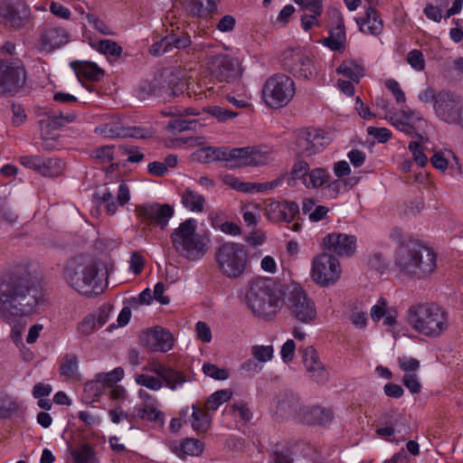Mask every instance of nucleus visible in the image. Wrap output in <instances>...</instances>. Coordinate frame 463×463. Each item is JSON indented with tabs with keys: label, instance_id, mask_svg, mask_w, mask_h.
Segmentation results:
<instances>
[{
	"label": "nucleus",
	"instance_id": "nucleus-49",
	"mask_svg": "<svg viewBox=\"0 0 463 463\" xmlns=\"http://www.w3.org/2000/svg\"><path fill=\"white\" fill-rule=\"evenodd\" d=\"M274 348L272 345H255L251 347V354L254 359L260 363L270 361L273 357Z\"/></svg>",
	"mask_w": 463,
	"mask_h": 463
},
{
	"label": "nucleus",
	"instance_id": "nucleus-30",
	"mask_svg": "<svg viewBox=\"0 0 463 463\" xmlns=\"http://www.w3.org/2000/svg\"><path fill=\"white\" fill-rule=\"evenodd\" d=\"M181 203L188 211L200 213L204 210L206 200L203 195L191 187H185L180 192Z\"/></svg>",
	"mask_w": 463,
	"mask_h": 463
},
{
	"label": "nucleus",
	"instance_id": "nucleus-36",
	"mask_svg": "<svg viewBox=\"0 0 463 463\" xmlns=\"http://www.w3.org/2000/svg\"><path fill=\"white\" fill-rule=\"evenodd\" d=\"M337 73L349 78L354 82H358L359 80L364 74V69L363 66L357 64L354 61H345L336 70Z\"/></svg>",
	"mask_w": 463,
	"mask_h": 463
},
{
	"label": "nucleus",
	"instance_id": "nucleus-60",
	"mask_svg": "<svg viewBox=\"0 0 463 463\" xmlns=\"http://www.w3.org/2000/svg\"><path fill=\"white\" fill-rule=\"evenodd\" d=\"M385 87L392 93L397 103H405L406 96L396 80L389 79L385 81Z\"/></svg>",
	"mask_w": 463,
	"mask_h": 463
},
{
	"label": "nucleus",
	"instance_id": "nucleus-32",
	"mask_svg": "<svg viewBox=\"0 0 463 463\" xmlns=\"http://www.w3.org/2000/svg\"><path fill=\"white\" fill-rule=\"evenodd\" d=\"M232 154V149L208 146L199 151L198 157L204 163L213 161H226L231 165L233 162V156Z\"/></svg>",
	"mask_w": 463,
	"mask_h": 463
},
{
	"label": "nucleus",
	"instance_id": "nucleus-4",
	"mask_svg": "<svg viewBox=\"0 0 463 463\" xmlns=\"http://www.w3.org/2000/svg\"><path fill=\"white\" fill-rule=\"evenodd\" d=\"M281 286L270 278L253 279L246 292V304L254 316L264 320L274 319L284 303Z\"/></svg>",
	"mask_w": 463,
	"mask_h": 463
},
{
	"label": "nucleus",
	"instance_id": "nucleus-29",
	"mask_svg": "<svg viewBox=\"0 0 463 463\" xmlns=\"http://www.w3.org/2000/svg\"><path fill=\"white\" fill-rule=\"evenodd\" d=\"M334 418V412L331 409L319 406H313L303 411L301 420L309 425L326 426L329 424Z\"/></svg>",
	"mask_w": 463,
	"mask_h": 463
},
{
	"label": "nucleus",
	"instance_id": "nucleus-5",
	"mask_svg": "<svg viewBox=\"0 0 463 463\" xmlns=\"http://www.w3.org/2000/svg\"><path fill=\"white\" fill-rule=\"evenodd\" d=\"M407 322L417 333L428 337H439L449 326V314L435 303L419 302L409 307Z\"/></svg>",
	"mask_w": 463,
	"mask_h": 463
},
{
	"label": "nucleus",
	"instance_id": "nucleus-35",
	"mask_svg": "<svg viewBox=\"0 0 463 463\" xmlns=\"http://www.w3.org/2000/svg\"><path fill=\"white\" fill-rule=\"evenodd\" d=\"M306 178L307 188H319L329 183L330 174L326 168L317 167L309 170L308 176Z\"/></svg>",
	"mask_w": 463,
	"mask_h": 463
},
{
	"label": "nucleus",
	"instance_id": "nucleus-47",
	"mask_svg": "<svg viewBox=\"0 0 463 463\" xmlns=\"http://www.w3.org/2000/svg\"><path fill=\"white\" fill-rule=\"evenodd\" d=\"M72 456L76 463H99L95 452L88 444L73 451Z\"/></svg>",
	"mask_w": 463,
	"mask_h": 463
},
{
	"label": "nucleus",
	"instance_id": "nucleus-6",
	"mask_svg": "<svg viewBox=\"0 0 463 463\" xmlns=\"http://www.w3.org/2000/svg\"><path fill=\"white\" fill-rule=\"evenodd\" d=\"M197 222L187 219L181 222L170 235L173 248L189 260L202 259L208 250L209 240L196 232Z\"/></svg>",
	"mask_w": 463,
	"mask_h": 463
},
{
	"label": "nucleus",
	"instance_id": "nucleus-1",
	"mask_svg": "<svg viewBox=\"0 0 463 463\" xmlns=\"http://www.w3.org/2000/svg\"><path fill=\"white\" fill-rule=\"evenodd\" d=\"M31 290L25 273L10 271L0 279V319L11 326L10 337L16 345L22 344L25 327L22 318L31 316L37 305Z\"/></svg>",
	"mask_w": 463,
	"mask_h": 463
},
{
	"label": "nucleus",
	"instance_id": "nucleus-7",
	"mask_svg": "<svg viewBox=\"0 0 463 463\" xmlns=\"http://www.w3.org/2000/svg\"><path fill=\"white\" fill-rule=\"evenodd\" d=\"M214 259L216 266L223 277L236 279L245 272L248 252L243 244L227 241L216 249Z\"/></svg>",
	"mask_w": 463,
	"mask_h": 463
},
{
	"label": "nucleus",
	"instance_id": "nucleus-42",
	"mask_svg": "<svg viewBox=\"0 0 463 463\" xmlns=\"http://www.w3.org/2000/svg\"><path fill=\"white\" fill-rule=\"evenodd\" d=\"M107 390L108 386L106 383H104L102 379H99V374L96 376L95 380L90 381L84 385L85 394L92 400H96L106 393Z\"/></svg>",
	"mask_w": 463,
	"mask_h": 463
},
{
	"label": "nucleus",
	"instance_id": "nucleus-3",
	"mask_svg": "<svg viewBox=\"0 0 463 463\" xmlns=\"http://www.w3.org/2000/svg\"><path fill=\"white\" fill-rule=\"evenodd\" d=\"M394 266L403 276L423 279L435 270L437 256L430 248L418 241H409L398 246Z\"/></svg>",
	"mask_w": 463,
	"mask_h": 463
},
{
	"label": "nucleus",
	"instance_id": "nucleus-18",
	"mask_svg": "<svg viewBox=\"0 0 463 463\" xmlns=\"http://www.w3.org/2000/svg\"><path fill=\"white\" fill-rule=\"evenodd\" d=\"M323 247L333 256L351 257L356 251L357 240L354 235L335 232L324 237Z\"/></svg>",
	"mask_w": 463,
	"mask_h": 463
},
{
	"label": "nucleus",
	"instance_id": "nucleus-11",
	"mask_svg": "<svg viewBox=\"0 0 463 463\" xmlns=\"http://www.w3.org/2000/svg\"><path fill=\"white\" fill-rule=\"evenodd\" d=\"M290 316L303 324H312L317 318V307L302 288H294L287 300Z\"/></svg>",
	"mask_w": 463,
	"mask_h": 463
},
{
	"label": "nucleus",
	"instance_id": "nucleus-27",
	"mask_svg": "<svg viewBox=\"0 0 463 463\" xmlns=\"http://www.w3.org/2000/svg\"><path fill=\"white\" fill-rule=\"evenodd\" d=\"M71 67L80 80L99 81L104 77V71L92 61H75L71 62Z\"/></svg>",
	"mask_w": 463,
	"mask_h": 463
},
{
	"label": "nucleus",
	"instance_id": "nucleus-20",
	"mask_svg": "<svg viewBox=\"0 0 463 463\" xmlns=\"http://www.w3.org/2000/svg\"><path fill=\"white\" fill-rule=\"evenodd\" d=\"M328 144L320 130H312L298 134L296 146L298 154L310 156L322 151Z\"/></svg>",
	"mask_w": 463,
	"mask_h": 463
},
{
	"label": "nucleus",
	"instance_id": "nucleus-37",
	"mask_svg": "<svg viewBox=\"0 0 463 463\" xmlns=\"http://www.w3.org/2000/svg\"><path fill=\"white\" fill-rule=\"evenodd\" d=\"M91 46L99 53L111 57L118 58L122 53V48L115 41L105 39L96 42Z\"/></svg>",
	"mask_w": 463,
	"mask_h": 463
},
{
	"label": "nucleus",
	"instance_id": "nucleus-10",
	"mask_svg": "<svg viewBox=\"0 0 463 463\" xmlns=\"http://www.w3.org/2000/svg\"><path fill=\"white\" fill-rule=\"evenodd\" d=\"M0 19L9 29L20 31L33 23V16L24 0H1Z\"/></svg>",
	"mask_w": 463,
	"mask_h": 463
},
{
	"label": "nucleus",
	"instance_id": "nucleus-23",
	"mask_svg": "<svg viewBox=\"0 0 463 463\" xmlns=\"http://www.w3.org/2000/svg\"><path fill=\"white\" fill-rule=\"evenodd\" d=\"M298 212V205L294 202L273 201L267 205L265 214L273 222H291Z\"/></svg>",
	"mask_w": 463,
	"mask_h": 463
},
{
	"label": "nucleus",
	"instance_id": "nucleus-43",
	"mask_svg": "<svg viewBox=\"0 0 463 463\" xmlns=\"http://www.w3.org/2000/svg\"><path fill=\"white\" fill-rule=\"evenodd\" d=\"M193 5L191 12L203 18L211 16L217 9L214 0H195Z\"/></svg>",
	"mask_w": 463,
	"mask_h": 463
},
{
	"label": "nucleus",
	"instance_id": "nucleus-15",
	"mask_svg": "<svg viewBox=\"0 0 463 463\" xmlns=\"http://www.w3.org/2000/svg\"><path fill=\"white\" fill-rule=\"evenodd\" d=\"M231 167L261 166L272 161L271 152L262 146L233 148Z\"/></svg>",
	"mask_w": 463,
	"mask_h": 463
},
{
	"label": "nucleus",
	"instance_id": "nucleus-48",
	"mask_svg": "<svg viewBox=\"0 0 463 463\" xmlns=\"http://www.w3.org/2000/svg\"><path fill=\"white\" fill-rule=\"evenodd\" d=\"M205 110L220 122H225L238 116V113L220 106H208Z\"/></svg>",
	"mask_w": 463,
	"mask_h": 463
},
{
	"label": "nucleus",
	"instance_id": "nucleus-56",
	"mask_svg": "<svg viewBox=\"0 0 463 463\" xmlns=\"http://www.w3.org/2000/svg\"><path fill=\"white\" fill-rule=\"evenodd\" d=\"M146 260L139 251H134L129 260V270L135 275H139L144 269Z\"/></svg>",
	"mask_w": 463,
	"mask_h": 463
},
{
	"label": "nucleus",
	"instance_id": "nucleus-16",
	"mask_svg": "<svg viewBox=\"0 0 463 463\" xmlns=\"http://www.w3.org/2000/svg\"><path fill=\"white\" fill-rule=\"evenodd\" d=\"M206 68L211 77L219 82L230 81L239 75L237 61L224 53L211 56Z\"/></svg>",
	"mask_w": 463,
	"mask_h": 463
},
{
	"label": "nucleus",
	"instance_id": "nucleus-52",
	"mask_svg": "<svg viewBox=\"0 0 463 463\" xmlns=\"http://www.w3.org/2000/svg\"><path fill=\"white\" fill-rule=\"evenodd\" d=\"M408 149L413 156L414 162L420 167L426 165L428 157L425 155L421 145L416 141H411L408 145Z\"/></svg>",
	"mask_w": 463,
	"mask_h": 463
},
{
	"label": "nucleus",
	"instance_id": "nucleus-13",
	"mask_svg": "<svg viewBox=\"0 0 463 463\" xmlns=\"http://www.w3.org/2000/svg\"><path fill=\"white\" fill-rule=\"evenodd\" d=\"M436 99L433 109L437 118L449 124H460L463 109L458 98L449 91L440 90Z\"/></svg>",
	"mask_w": 463,
	"mask_h": 463
},
{
	"label": "nucleus",
	"instance_id": "nucleus-45",
	"mask_svg": "<svg viewBox=\"0 0 463 463\" xmlns=\"http://www.w3.org/2000/svg\"><path fill=\"white\" fill-rule=\"evenodd\" d=\"M136 383L152 391H158L163 387V379L160 376H153L147 373H136Z\"/></svg>",
	"mask_w": 463,
	"mask_h": 463
},
{
	"label": "nucleus",
	"instance_id": "nucleus-14",
	"mask_svg": "<svg viewBox=\"0 0 463 463\" xmlns=\"http://www.w3.org/2000/svg\"><path fill=\"white\" fill-rule=\"evenodd\" d=\"M384 118L399 130L411 136L415 135L420 140L423 139L422 135L419 134L417 130L422 129L427 125V121L420 111L407 108L402 109L400 114L386 115Z\"/></svg>",
	"mask_w": 463,
	"mask_h": 463
},
{
	"label": "nucleus",
	"instance_id": "nucleus-57",
	"mask_svg": "<svg viewBox=\"0 0 463 463\" xmlns=\"http://www.w3.org/2000/svg\"><path fill=\"white\" fill-rule=\"evenodd\" d=\"M169 41H172V38H168V35L163 37L160 41L156 42L151 45L149 52L154 56H159L171 52L172 49Z\"/></svg>",
	"mask_w": 463,
	"mask_h": 463
},
{
	"label": "nucleus",
	"instance_id": "nucleus-53",
	"mask_svg": "<svg viewBox=\"0 0 463 463\" xmlns=\"http://www.w3.org/2000/svg\"><path fill=\"white\" fill-rule=\"evenodd\" d=\"M407 62L417 71H422L425 68V60L421 51L414 49L407 54Z\"/></svg>",
	"mask_w": 463,
	"mask_h": 463
},
{
	"label": "nucleus",
	"instance_id": "nucleus-17",
	"mask_svg": "<svg viewBox=\"0 0 463 463\" xmlns=\"http://www.w3.org/2000/svg\"><path fill=\"white\" fill-rule=\"evenodd\" d=\"M282 64L287 71L299 79H309L313 74V61L299 48L287 50Z\"/></svg>",
	"mask_w": 463,
	"mask_h": 463
},
{
	"label": "nucleus",
	"instance_id": "nucleus-46",
	"mask_svg": "<svg viewBox=\"0 0 463 463\" xmlns=\"http://www.w3.org/2000/svg\"><path fill=\"white\" fill-rule=\"evenodd\" d=\"M198 125L196 120H189L182 118L171 119L167 126V131L175 134L186 130H194Z\"/></svg>",
	"mask_w": 463,
	"mask_h": 463
},
{
	"label": "nucleus",
	"instance_id": "nucleus-50",
	"mask_svg": "<svg viewBox=\"0 0 463 463\" xmlns=\"http://www.w3.org/2000/svg\"><path fill=\"white\" fill-rule=\"evenodd\" d=\"M309 170V165L306 161L298 160L294 163L290 175L294 180H300L305 185V180L308 176Z\"/></svg>",
	"mask_w": 463,
	"mask_h": 463
},
{
	"label": "nucleus",
	"instance_id": "nucleus-31",
	"mask_svg": "<svg viewBox=\"0 0 463 463\" xmlns=\"http://www.w3.org/2000/svg\"><path fill=\"white\" fill-rule=\"evenodd\" d=\"M124 127L118 117H111L109 121L103 122L95 128V133L107 138H124L126 136Z\"/></svg>",
	"mask_w": 463,
	"mask_h": 463
},
{
	"label": "nucleus",
	"instance_id": "nucleus-41",
	"mask_svg": "<svg viewBox=\"0 0 463 463\" xmlns=\"http://www.w3.org/2000/svg\"><path fill=\"white\" fill-rule=\"evenodd\" d=\"M232 392L229 390H220L211 394L205 402L204 410L216 411L222 403L232 398Z\"/></svg>",
	"mask_w": 463,
	"mask_h": 463
},
{
	"label": "nucleus",
	"instance_id": "nucleus-38",
	"mask_svg": "<svg viewBox=\"0 0 463 463\" xmlns=\"http://www.w3.org/2000/svg\"><path fill=\"white\" fill-rule=\"evenodd\" d=\"M163 383L171 390H176L188 382V376L182 371L168 368L164 376Z\"/></svg>",
	"mask_w": 463,
	"mask_h": 463
},
{
	"label": "nucleus",
	"instance_id": "nucleus-61",
	"mask_svg": "<svg viewBox=\"0 0 463 463\" xmlns=\"http://www.w3.org/2000/svg\"><path fill=\"white\" fill-rule=\"evenodd\" d=\"M18 410V403L10 398L0 402V418H9Z\"/></svg>",
	"mask_w": 463,
	"mask_h": 463
},
{
	"label": "nucleus",
	"instance_id": "nucleus-63",
	"mask_svg": "<svg viewBox=\"0 0 463 463\" xmlns=\"http://www.w3.org/2000/svg\"><path fill=\"white\" fill-rule=\"evenodd\" d=\"M368 135L374 137L380 143H386L392 137V132L386 128L368 127Z\"/></svg>",
	"mask_w": 463,
	"mask_h": 463
},
{
	"label": "nucleus",
	"instance_id": "nucleus-59",
	"mask_svg": "<svg viewBox=\"0 0 463 463\" xmlns=\"http://www.w3.org/2000/svg\"><path fill=\"white\" fill-rule=\"evenodd\" d=\"M398 364L400 368L407 373H415L420 368V361L412 357L400 356Z\"/></svg>",
	"mask_w": 463,
	"mask_h": 463
},
{
	"label": "nucleus",
	"instance_id": "nucleus-51",
	"mask_svg": "<svg viewBox=\"0 0 463 463\" xmlns=\"http://www.w3.org/2000/svg\"><path fill=\"white\" fill-rule=\"evenodd\" d=\"M203 372L205 375L214 380H226L229 377V372L226 369L219 368L217 365L206 363L203 365Z\"/></svg>",
	"mask_w": 463,
	"mask_h": 463
},
{
	"label": "nucleus",
	"instance_id": "nucleus-24",
	"mask_svg": "<svg viewBox=\"0 0 463 463\" xmlns=\"http://www.w3.org/2000/svg\"><path fill=\"white\" fill-rule=\"evenodd\" d=\"M303 364L307 372L317 383H324L328 380V372L321 362L317 350L313 346H307L302 351Z\"/></svg>",
	"mask_w": 463,
	"mask_h": 463
},
{
	"label": "nucleus",
	"instance_id": "nucleus-19",
	"mask_svg": "<svg viewBox=\"0 0 463 463\" xmlns=\"http://www.w3.org/2000/svg\"><path fill=\"white\" fill-rule=\"evenodd\" d=\"M26 72L24 68L8 61H0V88L5 92L18 90L24 83Z\"/></svg>",
	"mask_w": 463,
	"mask_h": 463
},
{
	"label": "nucleus",
	"instance_id": "nucleus-64",
	"mask_svg": "<svg viewBox=\"0 0 463 463\" xmlns=\"http://www.w3.org/2000/svg\"><path fill=\"white\" fill-rule=\"evenodd\" d=\"M296 344L294 340L288 339L280 349L281 359L285 364L292 362L295 356Z\"/></svg>",
	"mask_w": 463,
	"mask_h": 463
},
{
	"label": "nucleus",
	"instance_id": "nucleus-55",
	"mask_svg": "<svg viewBox=\"0 0 463 463\" xmlns=\"http://www.w3.org/2000/svg\"><path fill=\"white\" fill-rule=\"evenodd\" d=\"M99 379L106 383L108 388H110L123 378L124 370L121 367H117L109 373H99Z\"/></svg>",
	"mask_w": 463,
	"mask_h": 463
},
{
	"label": "nucleus",
	"instance_id": "nucleus-33",
	"mask_svg": "<svg viewBox=\"0 0 463 463\" xmlns=\"http://www.w3.org/2000/svg\"><path fill=\"white\" fill-rule=\"evenodd\" d=\"M193 412L191 416V426L193 430L198 433L206 432L211 427V415L204 409L196 405L192 406Z\"/></svg>",
	"mask_w": 463,
	"mask_h": 463
},
{
	"label": "nucleus",
	"instance_id": "nucleus-40",
	"mask_svg": "<svg viewBox=\"0 0 463 463\" xmlns=\"http://www.w3.org/2000/svg\"><path fill=\"white\" fill-rule=\"evenodd\" d=\"M60 373L65 379H73L77 376L78 358L75 354H66L60 365Z\"/></svg>",
	"mask_w": 463,
	"mask_h": 463
},
{
	"label": "nucleus",
	"instance_id": "nucleus-62",
	"mask_svg": "<svg viewBox=\"0 0 463 463\" xmlns=\"http://www.w3.org/2000/svg\"><path fill=\"white\" fill-rule=\"evenodd\" d=\"M43 158L40 156H22L19 157V162L24 167L33 169L39 174Z\"/></svg>",
	"mask_w": 463,
	"mask_h": 463
},
{
	"label": "nucleus",
	"instance_id": "nucleus-8",
	"mask_svg": "<svg viewBox=\"0 0 463 463\" xmlns=\"http://www.w3.org/2000/svg\"><path fill=\"white\" fill-rule=\"evenodd\" d=\"M296 93L294 80L288 75L278 73L269 77L262 88V99L270 109L286 107Z\"/></svg>",
	"mask_w": 463,
	"mask_h": 463
},
{
	"label": "nucleus",
	"instance_id": "nucleus-9",
	"mask_svg": "<svg viewBox=\"0 0 463 463\" xmlns=\"http://www.w3.org/2000/svg\"><path fill=\"white\" fill-rule=\"evenodd\" d=\"M137 225L141 233L147 235L154 227L166 229L170 219L174 216V208L167 203H150L136 206Z\"/></svg>",
	"mask_w": 463,
	"mask_h": 463
},
{
	"label": "nucleus",
	"instance_id": "nucleus-44",
	"mask_svg": "<svg viewBox=\"0 0 463 463\" xmlns=\"http://www.w3.org/2000/svg\"><path fill=\"white\" fill-rule=\"evenodd\" d=\"M137 416L142 420H146L158 425H163L164 423V414L156 408V405L139 408L137 410Z\"/></svg>",
	"mask_w": 463,
	"mask_h": 463
},
{
	"label": "nucleus",
	"instance_id": "nucleus-34",
	"mask_svg": "<svg viewBox=\"0 0 463 463\" xmlns=\"http://www.w3.org/2000/svg\"><path fill=\"white\" fill-rule=\"evenodd\" d=\"M278 411L285 413L288 416L301 417V407L299 400L293 394L285 395V397L279 401L277 406Z\"/></svg>",
	"mask_w": 463,
	"mask_h": 463
},
{
	"label": "nucleus",
	"instance_id": "nucleus-21",
	"mask_svg": "<svg viewBox=\"0 0 463 463\" xmlns=\"http://www.w3.org/2000/svg\"><path fill=\"white\" fill-rule=\"evenodd\" d=\"M69 42V33L61 27L45 26L40 30L38 37L39 49L52 52Z\"/></svg>",
	"mask_w": 463,
	"mask_h": 463
},
{
	"label": "nucleus",
	"instance_id": "nucleus-12",
	"mask_svg": "<svg viewBox=\"0 0 463 463\" xmlns=\"http://www.w3.org/2000/svg\"><path fill=\"white\" fill-rule=\"evenodd\" d=\"M341 265L333 255L324 252L315 257L312 261V279L321 286L335 283L341 276Z\"/></svg>",
	"mask_w": 463,
	"mask_h": 463
},
{
	"label": "nucleus",
	"instance_id": "nucleus-39",
	"mask_svg": "<svg viewBox=\"0 0 463 463\" xmlns=\"http://www.w3.org/2000/svg\"><path fill=\"white\" fill-rule=\"evenodd\" d=\"M62 173V165L58 158H43L40 175L45 177H55Z\"/></svg>",
	"mask_w": 463,
	"mask_h": 463
},
{
	"label": "nucleus",
	"instance_id": "nucleus-28",
	"mask_svg": "<svg viewBox=\"0 0 463 463\" xmlns=\"http://www.w3.org/2000/svg\"><path fill=\"white\" fill-rule=\"evenodd\" d=\"M170 449L178 458L184 459L188 456H200L203 452L204 446L199 439L187 438L183 439L180 443H172Z\"/></svg>",
	"mask_w": 463,
	"mask_h": 463
},
{
	"label": "nucleus",
	"instance_id": "nucleus-26",
	"mask_svg": "<svg viewBox=\"0 0 463 463\" xmlns=\"http://www.w3.org/2000/svg\"><path fill=\"white\" fill-rule=\"evenodd\" d=\"M362 33L379 35L383 31V21L379 13L373 7L367 8L364 16L355 19Z\"/></svg>",
	"mask_w": 463,
	"mask_h": 463
},
{
	"label": "nucleus",
	"instance_id": "nucleus-22",
	"mask_svg": "<svg viewBox=\"0 0 463 463\" xmlns=\"http://www.w3.org/2000/svg\"><path fill=\"white\" fill-rule=\"evenodd\" d=\"M109 308L106 306L100 307L96 312L87 315L76 326L78 337H87L102 327L109 320Z\"/></svg>",
	"mask_w": 463,
	"mask_h": 463
},
{
	"label": "nucleus",
	"instance_id": "nucleus-2",
	"mask_svg": "<svg viewBox=\"0 0 463 463\" xmlns=\"http://www.w3.org/2000/svg\"><path fill=\"white\" fill-rule=\"evenodd\" d=\"M99 273V261L92 256L80 254L65 263L61 278L69 288L83 296L91 297L103 291Z\"/></svg>",
	"mask_w": 463,
	"mask_h": 463
},
{
	"label": "nucleus",
	"instance_id": "nucleus-54",
	"mask_svg": "<svg viewBox=\"0 0 463 463\" xmlns=\"http://www.w3.org/2000/svg\"><path fill=\"white\" fill-rule=\"evenodd\" d=\"M230 411L232 412L235 418H239L245 422L251 419V412L248 405L243 402L233 403L231 406Z\"/></svg>",
	"mask_w": 463,
	"mask_h": 463
},
{
	"label": "nucleus",
	"instance_id": "nucleus-58",
	"mask_svg": "<svg viewBox=\"0 0 463 463\" xmlns=\"http://www.w3.org/2000/svg\"><path fill=\"white\" fill-rule=\"evenodd\" d=\"M114 146H102L94 150V157L100 163H110L114 156Z\"/></svg>",
	"mask_w": 463,
	"mask_h": 463
},
{
	"label": "nucleus",
	"instance_id": "nucleus-25",
	"mask_svg": "<svg viewBox=\"0 0 463 463\" xmlns=\"http://www.w3.org/2000/svg\"><path fill=\"white\" fill-rule=\"evenodd\" d=\"M146 345L151 351L168 352L174 345V337L172 334L160 327L156 326L146 332Z\"/></svg>",
	"mask_w": 463,
	"mask_h": 463
}]
</instances>
